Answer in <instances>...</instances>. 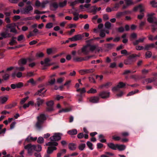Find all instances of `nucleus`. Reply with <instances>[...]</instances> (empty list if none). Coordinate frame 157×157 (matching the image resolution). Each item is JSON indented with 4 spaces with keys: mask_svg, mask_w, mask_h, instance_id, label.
<instances>
[{
    "mask_svg": "<svg viewBox=\"0 0 157 157\" xmlns=\"http://www.w3.org/2000/svg\"><path fill=\"white\" fill-rule=\"evenodd\" d=\"M47 107L46 111L47 112H51L54 110V102L53 100L48 101L46 102Z\"/></svg>",
    "mask_w": 157,
    "mask_h": 157,
    "instance_id": "nucleus-1",
    "label": "nucleus"
},
{
    "mask_svg": "<svg viewBox=\"0 0 157 157\" xmlns=\"http://www.w3.org/2000/svg\"><path fill=\"white\" fill-rule=\"evenodd\" d=\"M136 56V55H129L127 59L124 60V63L127 65L132 64L136 60L134 59V58Z\"/></svg>",
    "mask_w": 157,
    "mask_h": 157,
    "instance_id": "nucleus-2",
    "label": "nucleus"
},
{
    "mask_svg": "<svg viewBox=\"0 0 157 157\" xmlns=\"http://www.w3.org/2000/svg\"><path fill=\"white\" fill-rule=\"evenodd\" d=\"M35 148V145H32L31 144H29L24 147L25 149L27 150L28 154L30 155H32Z\"/></svg>",
    "mask_w": 157,
    "mask_h": 157,
    "instance_id": "nucleus-3",
    "label": "nucleus"
},
{
    "mask_svg": "<svg viewBox=\"0 0 157 157\" xmlns=\"http://www.w3.org/2000/svg\"><path fill=\"white\" fill-rule=\"evenodd\" d=\"M33 10V8L31 5H28L26 6L25 8H23V10L21 11V13L22 14H28Z\"/></svg>",
    "mask_w": 157,
    "mask_h": 157,
    "instance_id": "nucleus-4",
    "label": "nucleus"
},
{
    "mask_svg": "<svg viewBox=\"0 0 157 157\" xmlns=\"http://www.w3.org/2000/svg\"><path fill=\"white\" fill-rule=\"evenodd\" d=\"M155 15V13H151L147 14V21L148 22L150 23H152L154 22L155 21H157L156 17L153 16Z\"/></svg>",
    "mask_w": 157,
    "mask_h": 157,
    "instance_id": "nucleus-5",
    "label": "nucleus"
},
{
    "mask_svg": "<svg viewBox=\"0 0 157 157\" xmlns=\"http://www.w3.org/2000/svg\"><path fill=\"white\" fill-rule=\"evenodd\" d=\"M8 31V29L6 30V32ZM0 35L1 36L0 37V39L2 40L4 38H6L10 37L12 36V35L10 33H8L7 32H3L0 33Z\"/></svg>",
    "mask_w": 157,
    "mask_h": 157,
    "instance_id": "nucleus-6",
    "label": "nucleus"
},
{
    "mask_svg": "<svg viewBox=\"0 0 157 157\" xmlns=\"http://www.w3.org/2000/svg\"><path fill=\"white\" fill-rule=\"evenodd\" d=\"M109 92L105 91H102L100 92L98 95L101 98L105 99L109 98Z\"/></svg>",
    "mask_w": 157,
    "mask_h": 157,
    "instance_id": "nucleus-7",
    "label": "nucleus"
},
{
    "mask_svg": "<svg viewBox=\"0 0 157 157\" xmlns=\"http://www.w3.org/2000/svg\"><path fill=\"white\" fill-rule=\"evenodd\" d=\"M50 139L51 141H58L61 139L60 134L59 133H55L54 135L51 137Z\"/></svg>",
    "mask_w": 157,
    "mask_h": 157,
    "instance_id": "nucleus-8",
    "label": "nucleus"
},
{
    "mask_svg": "<svg viewBox=\"0 0 157 157\" xmlns=\"http://www.w3.org/2000/svg\"><path fill=\"white\" fill-rule=\"evenodd\" d=\"M95 70L94 69H83L79 71V72L82 75H83L85 74L92 73L94 72Z\"/></svg>",
    "mask_w": 157,
    "mask_h": 157,
    "instance_id": "nucleus-9",
    "label": "nucleus"
},
{
    "mask_svg": "<svg viewBox=\"0 0 157 157\" xmlns=\"http://www.w3.org/2000/svg\"><path fill=\"white\" fill-rule=\"evenodd\" d=\"M24 86L23 83L22 82H19L16 84H12L11 85V87L12 89H14L17 88H20Z\"/></svg>",
    "mask_w": 157,
    "mask_h": 157,
    "instance_id": "nucleus-10",
    "label": "nucleus"
},
{
    "mask_svg": "<svg viewBox=\"0 0 157 157\" xmlns=\"http://www.w3.org/2000/svg\"><path fill=\"white\" fill-rule=\"evenodd\" d=\"M37 120L40 121H42L44 123V121L47 120V118L45 115L44 114H40L37 117Z\"/></svg>",
    "mask_w": 157,
    "mask_h": 157,
    "instance_id": "nucleus-11",
    "label": "nucleus"
},
{
    "mask_svg": "<svg viewBox=\"0 0 157 157\" xmlns=\"http://www.w3.org/2000/svg\"><path fill=\"white\" fill-rule=\"evenodd\" d=\"M44 123L42 121L37 120L35 124V127L37 129L40 130L42 128Z\"/></svg>",
    "mask_w": 157,
    "mask_h": 157,
    "instance_id": "nucleus-12",
    "label": "nucleus"
},
{
    "mask_svg": "<svg viewBox=\"0 0 157 157\" xmlns=\"http://www.w3.org/2000/svg\"><path fill=\"white\" fill-rule=\"evenodd\" d=\"M99 98L97 96L92 97L89 98V101L92 103H95L98 102Z\"/></svg>",
    "mask_w": 157,
    "mask_h": 157,
    "instance_id": "nucleus-13",
    "label": "nucleus"
},
{
    "mask_svg": "<svg viewBox=\"0 0 157 157\" xmlns=\"http://www.w3.org/2000/svg\"><path fill=\"white\" fill-rule=\"evenodd\" d=\"M117 144H114L112 143H110L107 144V145L110 148L116 150L117 149Z\"/></svg>",
    "mask_w": 157,
    "mask_h": 157,
    "instance_id": "nucleus-14",
    "label": "nucleus"
},
{
    "mask_svg": "<svg viewBox=\"0 0 157 157\" xmlns=\"http://www.w3.org/2000/svg\"><path fill=\"white\" fill-rule=\"evenodd\" d=\"M145 37L139 38L138 40H136L135 41L133 42V44L134 45H137L139 43H143L145 39Z\"/></svg>",
    "mask_w": 157,
    "mask_h": 157,
    "instance_id": "nucleus-15",
    "label": "nucleus"
},
{
    "mask_svg": "<svg viewBox=\"0 0 157 157\" xmlns=\"http://www.w3.org/2000/svg\"><path fill=\"white\" fill-rule=\"evenodd\" d=\"M27 63V59L25 58H22L18 60V64L21 66V64L25 65Z\"/></svg>",
    "mask_w": 157,
    "mask_h": 157,
    "instance_id": "nucleus-16",
    "label": "nucleus"
},
{
    "mask_svg": "<svg viewBox=\"0 0 157 157\" xmlns=\"http://www.w3.org/2000/svg\"><path fill=\"white\" fill-rule=\"evenodd\" d=\"M104 47L108 50H111L114 46V44H106L104 45Z\"/></svg>",
    "mask_w": 157,
    "mask_h": 157,
    "instance_id": "nucleus-17",
    "label": "nucleus"
},
{
    "mask_svg": "<svg viewBox=\"0 0 157 157\" xmlns=\"http://www.w3.org/2000/svg\"><path fill=\"white\" fill-rule=\"evenodd\" d=\"M8 99V97L3 96L0 97V103L1 104H4Z\"/></svg>",
    "mask_w": 157,
    "mask_h": 157,
    "instance_id": "nucleus-18",
    "label": "nucleus"
},
{
    "mask_svg": "<svg viewBox=\"0 0 157 157\" xmlns=\"http://www.w3.org/2000/svg\"><path fill=\"white\" fill-rule=\"evenodd\" d=\"M154 47L155 44L153 43L148 44H146L145 46L144 49L146 50H148L150 48H153Z\"/></svg>",
    "mask_w": 157,
    "mask_h": 157,
    "instance_id": "nucleus-19",
    "label": "nucleus"
},
{
    "mask_svg": "<svg viewBox=\"0 0 157 157\" xmlns=\"http://www.w3.org/2000/svg\"><path fill=\"white\" fill-rule=\"evenodd\" d=\"M157 79L155 77L147 78L145 79V81L147 82V83H150L152 82L155 81Z\"/></svg>",
    "mask_w": 157,
    "mask_h": 157,
    "instance_id": "nucleus-20",
    "label": "nucleus"
},
{
    "mask_svg": "<svg viewBox=\"0 0 157 157\" xmlns=\"http://www.w3.org/2000/svg\"><path fill=\"white\" fill-rule=\"evenodd\" d=\"M44 100L41 99L40 98H37V105L39 107L40 105H42L44 102Z\"/></svg>",
    "mask_w": 157,
    "mask_h": 157,
    "instance_id": "nucleus-21",
    "label": "nucleus"
},
{
    "mask_svg": "<svg viewBox=\"0 0 157 157\" xmlns=\"http://www.w3.org/2000/svg\"><path fill=\"white\" fill-rule=\"evenodd\" d=\"M125 148V146L121 144L119 145L117 144V149L120 151H122L124 150Z\"/></svg>",
    "mask_w": 157,
    "mask_h": 157,
    "instance_id": "nucleus-22",
    "label": "nucleus"
},
{
    "mask_svg": "<svg viewBox=\"0 0 157 157\" xmlns=\"http://www.w3.org/2000/svg\"><path fill=\"white\" fill-rule=\"evenodd\" d=\"M91 10L89 11L90 13H93L94 14H95L97 12V10L98 9L96 6H91Z\"/></svg>",
    "mask_w": 157,
    "mask_h": 157,
    "instance_id": "nucleus-23",
    "label": "nucleus"
},
{
    "mask_svg": "<svg viewBox=\"0 0 157 157\" xmlns=\"http://www.w3.org/2000/svg\"><path fill=\"white\" fill-rule=\"evenodd\" d=\"M75 144L73 143L69 144V148L71 150H74L76 149Z\"/></svg>",
    "mask_w": 157,
    "mask_h": 157,
    "instance_id": "nucleus-24",
    "label": "nucleus"
},
{
    "mask_svg": "<svg viewBox=\"0 0 157 157\" xmlns=\"http://www.w3.org/2000/svg\"><path fill=\"white\" fill-rule=\"evenodd\" d=\"M16 38L15 37L12 36L11 38V41L9 43V44L11 46H13L14 44H17V42L14 39Z\"/></svg>",
    "mask_w": 157,
    "mask_h": 157,
    "instance_id": "nucleus-25",
    "label": "nucleus"
},
{
    "mask_svg": "<svg viewBox=\"0 0 157 157\" xmlns=\"http://www.w3.org/2000/svg\"><path fill=\"white\" fill-rule=\"evenodd\" d=\"M34 103V102L33 101H29L27 104H25L23 105V107L24 109H26V108L28 107L30 105H33Z\"/></svg>",
    "mask_w": 157,
    "mask_h": 157,
    "instance_id": "nucleus-26",
    "label": "nucleus"
},
{
    "mask_svg": "<svg viewBox=\"0 0 157 157\" xmlns=\"http://www.w3.org/2000/svg\"><path fill=\"white\" fill-rule=\"evenodd\" d=\"M10 75L7 73H6L2 76V80L7 81L10 78Z\"/></svg>",
    "mask_w": 157,
    "mask_h": 157,
    "instance_id": "nucleus-27",
    "label": "nucleus"
},
{
    "mask_svg": "<svg viewBox=\"0 0 157 157\" xmlns=\"http://www.w3.org/2000/svg\"><path fill=\"white\" fill-rule=\"evenodd\" d=\"M87 46L90 47V50L91 52H93L97 47V45H91L90 44H87Z\"/></svg>",
    "mask_w": 157,
    "mask_h": 157,
    "instance_id": "nucleus-28",
    "label": "nucleus"
},
{
    "mask_svg": "<svg viewBox=\"0 0 157 157\" xmlns=\"http://www.w3.org/2000/svg\"><path fill=\"white\" fill-rule=\"evenodd\" d=\"M74 61L75 62H82L84 61L83 57H76L74 58Z\"/></svg>",
    "mask_w": 157,
    "mask_h": 157,
    "instance_id": "nucleus-29",
    "label": "nucleus"
},
{
    "mask_svg": "<svg viewBox=\"0 0 157 157\" xmlns=\"http://www.w3.org/2000/svg\"><path fill=\"white\" fill-rule=\"evenodd\" d=\"M46 146H57L58 145V143L56 142H50L46 144Z\"/></svg>",
    "mask_w": 157,
    "mask_h": 157,
    "instance_id": "nucleus-30",
    "label": "nucleus"
},
{
    "mask_svg": "<svg viewBox=\"0 0 157 157\" xmlns=\"http://www.w3.org/2000/svg\"><path fill=\"white\" fill-rule=\"evenodd\" d=\"M67 2V1L66 0H65L63 2L59 3V6L60 7L62 8L66 5Z\"/></svg>",
    "mask_w": 157,
    "mask_h": 157,
    "instance_id": "nucleus-31",
    "label": "nucleus"
},
{
    "mask_svg": "<svg viewBox=\"0 0 157 157\" xmlns=\"http://www.w3.org/2000/svg\"><path fill=\"white\" fill-rule=\"evenodd\" d=\"M131 40L132 41L133 40L136 39L137 38V35L135 33H132L130 35Z\"/></svg>",
    "mask_w": 157,
    "mask_h": 157,
    "instance_id": "nucleus-32",
    "label": "nucleus"
},
{
    "mask_svg": "<svg viewBox=\"0 0 157 157\" xmlns=\"http://www.w3.org/2000/svg\"><path fill=\"white\" fill-rule=\"evenodd\" d=\"M71 110V107L66 108L65 109H62L60 110L59 111V113H61L62 112H68Z\"/></svg>",
    "mask_w": 157,
    "mask_h": 157,
    "instance_id": "nucleus-33",
    "label": "nucleus"
},
{
    "mask_svg": "<svg viewBox=\"0 0 157 157\" xmlns=\"http://www.w3.org/2000/svg\"><path fill=\"white\" fill-rule=\"evenodd\" d=\"M77 131L75 129H74L71 130L69 131L68 133L70 135H75L77 134Z\"/></svg>",
    "mask_w": 157,
    "mask_h": 157,
    "instance_id": "nucleus-34",
    "label": "nucleus"
},
{
    "mask_svg": "<svg viewBox=\"0 0 157 157\" xmlns=\"http://www.w3.org/2000/svg\"><path fill=\"white\" fill-rule=\"evenodd\" d=\"M41 150L42 147L41 145H38L36 146L35 145V148H34V150L37 151H41Z\"/></svg>",
    "mask_w": 157,
    "mask_h": 157,
    "instance_id": "nucleus-35",
    "label": "nucleus"
},
{
    "mask_svg": "<svg viewBox=\"0 0 157 157\" xmlns=\"http://www.w3.org/2000/svg\"><path fill=\"white\" fill-rule=\"evenodd\" d=\"M16 105L17 103L16 102H14L12 104H11L8 105H6V107L7 109H11L12 107H13L14 106H16Z\"/></svg>",
    "mask_w": 157,
    "mask_h": 157,
    "instance_id": "nucleus-36",
    "label": "nucleus"
},
{
    "mask_svg": "<svg viewBox=\"0 0 157 157\" xmlns=\"http://www.w3.org/2000/svg\"><path fill=\"white\" fill-rule=\"evenodd\" d=\"M28 83H30L33 86H35L36 84V82L35 81L33 78H31L27 81Z\"/></svg>",
    "mask_w": 157,
    "mask_h": 157,
    "instance_id": "nucleus-37",
    "label": "nucleus"
},
{
    "mask_svg": "<svg viewBox=\"0 0 157 157\" xmlns=\"http://www.w3.org/2000/svg\"><path fill=\"white\" fill-rule=\"evenodd\" d=\"M76 91L78 92H80L81 94L83 93H85L86 92L85 89L84 87L82 88V89L80 88L77 89Z\"/></svg>",
    "mask_w": 157,
    "mask_h": 157,
    "instance_id": "nucleus-38",
    "label": "nucleus"
},
{
    "mask_svg": "<svg viewBox=\"0 0 157 157\" xmlns=\"http://www.w3.org/2000/svg\"><path fill=\"white\" fill-rule=\"evenodd\" d=\"M119 88H121L125 86L126 84L122 82H120L117 85Z\"/></svg>",
    "mask_w": 157,
    "mask_h": 157,
    "instance_id": "nucleus-39",
    "label": "nucleus"
},
{
    "mask_svg": "<svg viewBox=\"0 0 157 157\" xmlns=\"http://www.w3.org/2000/svg\"><path fill=\"white\" fill-rule=\"evenodd\" d=\"M123 16H124V13L122 12H118L116 14V17L117 18H119Z\"/></svg>",
    "mask_w": 157,
    "mask_h": 157,
    "instance_id": "nucleus-40",
    "label": "nucleus"
},
{
    "mask_svg": "<svg viewBox=\"0 0 157 157\" xmlns=\"http://www.w3.org/2000/svg\"><path fill=\"white\" fill-rule=\"evenodd\" d=\"M56 79L55 78H54L52 79L49 80L48 82V84H47V85H53L55 82Z\"/></svg>",
    "mask_w": 157,
    "mask_h": 157,
    "instance_id": "nucleus-41",
    "label": "nucleus"
},
{
    "mask_svg": "<svg viewBox=\"0 0 157 157\" xmlns=\"http://www.w3.org/2000/svg\"><path fill=\"white\" fill-rule=\"evenodd\" d=\"M97 91L96 90L91 88L90 90L87 91V93L88 94L92 93L94 94L97 93Z\"/></svg>",
    "mask_w": 157,
    "mask_h": 157,
    "instance_id": "nucleus-42",
    "label": "nucleus"
},
{
    "mask_svg": "<svg viewBox=\"0 0 157 157\" xmlns=\"http://www.w3.org/2000/svg\"><path fill=\"white\" fill-rule=\"evenodd\" d=\"M34 74L33 72H27L26 75V76L28 77H30L33 76Z\"/></svg>",
    "mask_w": 157,
    "mask_h": 157,
    "instance_id": "nucleus-43",
    "label": "nucleus"
},
{
    "mask_svg": "<svg viewBox=\"0 0 157 157\" xmlns=\"http://www.w3.org/2000/svg\"><path fill=\"white\" fill-rule=\"evenodd\" d=\"M150 3L152 7H157V2H156L155 1H152L150 2Z\"/></svg>",
    "mask_w": 157,
    "mask_h": 157,
    "instance_id": "nucleus-44",
    "label": "nucleus"
},
{
    "mask_svg": "<svg viewBox=\"0 0 157 157\" xmlns=\"http://www.w3.org/2000/svg\"><path fill=\"white\" fill-rule=\"evenodd\" d=\"M85 144H81L79 145L78 146V148L81 151L83 150L85 147Z\"/></svg>",
    "mask_w": 157,
    "mask_h": 157,
    "instance_id": "nucleus-45",
    "label": "nucleus"
},
{
    "mask_svg": "<svg viewBox=\"0 0 157 157\" xmlns=\"http://www.w3.org/2000/svg\"><path fill=\"white\" fill-rule=\"evenodd\" d=\"M53 151V149L52 147H48L47 151V153L48 154H51Z\"/></svg>",
    "mask_w": 157,
    "mask_h": 157,
    "instance_id": "nucleus-46",
    "label": "nucleus"
},
{
    "mask_svg": "<svg viewBox=\"0 0 157 157\" xmlns=\"http://www.w3.org/2000/svg\"><path fill=\"white\" fill-rule=\"evenodd\" d=\"M145 56L147 58H150L152 56V53L150 51H147L146 53Z\"/></svg>",
    "mask_w": 157,
    "mask_h": 157,
    "instance_id": "nucleus-47",
    "label": "nucleus"
},
{
    "mask_svg": "<svg viewBox=\"0 0 157 157\" xmlns=\"http://www.w3.org/2000/svg\"><path fill=\"white\" fill-rule=\"evenodd\" d=\"M75 36L77 41L81 40L82 39V36L81 34L76 35Z\"/></svg>",
    "mask_w": 157,
    "mask_h": 157,
    "instance_id": "nucleus-48",
    "label": "nucleus"
},
{
    "mask_svg": "<svg viewBox=\"0 0 157 157\" xmlns=\"http://www.w3.org/2000/svg\"><path fill=\"white\" fill-rule=\"evenodd\" d=\"M36 57H42L44 56V54L42 52H38L36 54Z\"/></svg>",
    "mask_w": 157,
    "mask_h": 157,
    "instance_id": "nucleus-49",
    "label": "nucleus"
},
{
    "mask_svg": "<svg viewBox=\"0 0 157 157\" xmlns=\"http://www.w3.org/2000/svg\"><path fill=\"white\" fill-rule=\"evenodd\" d=\"M104 30H101L100 31L99 36L101 37H104L105 36V34L104 32Z\"/></svg>",
    "mask_w": 157,
    "mask_h": 157,
    "instance_id": "nucleus-50",
    "label": "nucleus"
},
{
    "mask_svg": "<svg viewBox=\"0 0 157 157\" xmlns=\"http://www.w3.org/2000/svg\"><path fill=\"white\" fill-rule=\"evenodd\" d=\"M29 98V97L27 96L25 98H22L20 101V104L21 105L23 104Z\"/></svg>",
    "mask_w": 157,
    "mask_h": 157,
    "instance_id": "nucleus-51",
    "label": "nucleus"
},
{
    "mask_svg": "<svg viewBox=\"0 0 157 157\" xmlns=\"http://www.w3.org/2000/svg\"><path fill=\"white\" fill-rule=\"evenodd\" d=\"M124 1L126 2V4L128 6H129L133 4V2L130 0H124Z\"/></svg>",
    "mask_w": 157,
    "mask_h": 157,
    "instance_id": "nucleus-52",
    "label": "nucleus"
},
{
    "mask_svg": "<svg viewBox=\"0 0 157 157\" xmlns=\"http://www.w3.org/2000/svg\"><path fill=\"white\" fill-rule=\"evenodd\" d=\"M105 25L106 28L109 29L111 27V23L110 22L107 21L105 23Z\"/></svg>",
    "mask_w": 157,
    "mask_h": 157,
    "instance_id": "nucleus-53",
    "label": "nucleus"
},
{
    "mask_svg": "<svg viewBox=\"0 0 157 157\" xmlns=\"http://www.w3.org/2000/svg\"><path fill=\"white\" fill-rule=\"evenodd\" d=\"M25 67H16V70L17 71H23L25 70Z\"/></svg>",
    "mask_w": 157,
    "mask_h": 157,
    "instance_id": "nucleus-54",
    "label": "nucleus"
},
{
    "mask_svg": "<svg viewBox=\"0 0 157 157\" xmlns=\"http://www.w3.org/2000/svg\"><path fill=\"white\" fill-rule=\"evenodd\" d=\"M53 27V23H49L46 24V28L47 29H50Z\"/></svg>",
    "mask_w": 157,
    "mask_h": 157,
    "instance_id": "nucleus-55",
    "label": "nucleus"
},
{
    "mask_svg": "<svg viewBox=\"0 0 157 157\" xmlns=\"http://www.w3.org/2000/svg\"><path fill=\"white\" fill-rule=\"evenodd\" d=\"M37 142L38 143L42 144L44 142V139L42 137H39L38 138Z\"/></svg>",
    "mask_w": 157,
    "mask_h": 157,
    "instance_id": "nucleus-56",
    "label": "nucleus"
},
{
    "mask_svg": "<svg viewBox=\"0 0 157 157\" xmlns=\"http://www.w3.org/2000/svg\"><path fill=\"white\" fill-rule=\"evenodd\" d=\"M87 46H84L82 48V52L83 53H84V54L86 55L87 54V52H86Z\"/></svg>",
    "mask_w": 157,
    "mask_h": 157,
    "instance_id": "nucleus-57",
    "label": "nucleus"
},
{
    "mask_svg": "<svg viewBox=\"0 0 157 157\" xmlns=\"http://www.w3.org/2000/svg\"><path fill=\"white\" fill-rule=\"evenodd\" d=\"M87 146L89 147L91 149V150H92L93 149V144L92 143H91L90 141H88L87 142Z\"/></svg>",
    "mask_w": 157,
    "mask_h": 157,
    "instance_id": "nucleus-58",
    "label": "nucleus"
},
{
    "mask_svg": "<svg viewBox=\"0 0 157 157\" xmlns=\"http://www.w3.org/2000/svg\"><path fill=\"white\" fill-rule=\"evenodd\" d=\"M24 38V36L23 35L21 34L19 36L17 37V40L20 41L23 40Z\"/></svg>",
    "mask_w": 157,
    "mask_h": 157,
    "instance_id": "nucleus-59",
    "label": "nucleus"
},
{
    "mask_svg": "<svg viewBox=\"0 0 157 157\" xmlns=\"http://www.w3.org/2000/svg\"><path fill=\"white\" fill-rule=\"evenodd\" d=\"M122 136L123 137H125L129 135V133L127 132H123L121 133Z\"/></svg>",
    "mask_w": 157,
    "mask_h": 157,
    "instance_id": "nucleus-60",
    "label": "nucleus"
},
{
    "mask_svg": "<svg viewBox=\"0 0 157 157\" xmlns=\"http://www.w3.org/2000/svg\"><path fill=\"white\" fill-rule=\"evenodd\" d=\"M112 139L116 141H119L121 139V138L120 136H112Z\"/></svg>",
    "mask_w": 157,
    "mask_h": 157,
    "instance_id": "nucleus-61",
    "label": "nucleus"
},
{
    "mask_svg": "<svg viewBox=\"0 0 157 157\" xmlns=\"http://www.w3.org/2000/svg\"><path fill=\"white\" fill-rule=\"evenodd\" d=\"M139 8L140 9V12L141 13H143L142 12L145 10V8L144 6L142 4H141V7H139Z\"/></svg>",
    "mask_w": 157,
    "mask_h": 157,
    "instance_id": "nucleus-62",
    "label": "nucleus"
},
{
    "mask_svg": "<svg viewBox=\"0 0 157 157\" xmlns=\"http://www.w3.org/2000/svg\"><path fill=\"white\" fill-rule=\"evenodd\" d=\"M53 50L52 48H49L47 49V53L48 55H50L52 52Z\"/></svg>",
    "mask_w": 157,
    "mask_h": 157,
    "instance_id": "nucleus-63",
    "label": "nucleus"
},
{
    "mask_svg": "<svg viewBox=\"0 0 157 157\" xmlns=\"http://www.w3.org/2000/svg\"><path fill=\"white\" fill-rule=\"evenodd\" d=\"M10 32L13 33L15 34L17 33V32L15 28L14 27H13L10 30Z\"/></svg>",
    "mask_w": 157,
    "mask_h": 157,
    "instance_id": "nucleus-64",
    "label": "nucleus"
}]
</instances>
